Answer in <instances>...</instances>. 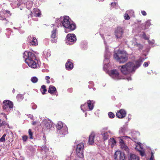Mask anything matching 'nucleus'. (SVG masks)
Returning a JSON list of instances; mask_svg holds the SVG:
<instances>
[{"label":"nucleus","instance_id":"a18cd8bd","mask_svg":"<svg viewBox=\"0 0 160 160\" xmlns=\"http://www.w3.org/2000/svg\"><path fill=\"white\" fill-rule=\"evenodd\" d=\"M137 47H139V48L140 49H142V46L140 44H137Z\"/></svg>","mask_w":160,"mask_h":160},{"label":"nucleus","instance_id":"37998d69","mask_svg":"<svg viewBox=\"0 0 160 160\" xmlns=\"http://www.w3.org/2000/svg\"><path fill=\"white\" fill-rule=\"evenodd\" d=\"M139 152L140 153V154L141 156L143 157L144 156L145 152L144 151H141V150H140Z\"/></svg>","mask_w":160,"mask_h":160},{"label":"nucleus","instance_id":"412c9836","mask_svg":"<svg viewBox=\"0 0 160 160\" xmlns=\"http://www.w3.org/2000/svg\"><path fill=\"white\" fill-rule=\"evenodd\" d=\"M77 156L79 158H82L84 157L83 151L76 150Z\"/></svg>","mask_w":160,"mask_h":160},{"label":"nucleus","instance_id":"4be33fe9","mask_svg":"<svg viewBox=\"0 0 160 160\" xmlns=\"http://www.w3.org/2000/svg\"><path fill=\"white\" fill-rule=\"evenodd\" d=\"M56 89L55 87L53 86L50 85L48 90V92L50 94H53L56 91Z\"/></svg>","mask_w":160,"mask_h":160},{"label":"nucleus","instance_id":"ddd939ff","mask_svg":"<svg viewBox=\"0 0 160 160\" xmlns=\"http://www.w3.org/2000/svg\"><path fill=\"white\" fill-rule=\"evenodd\" d=\"M110 53L108 52L107 49H106L104 55L105 59L104 60V62L105 63V65H107L109 63V58H110Z\"/></svg>","mask_w":160,"mask_h":160},{"label":"nucleus","instance_id":"5701e85b","mask_svg":"<svg viewBox=\"0 0 160 160\" xmlns=\"http://www.w3.org/2000/svg\"><path fill=\"white\" fill-rule=\"evenodd\" d=\"M84 147L83 144L82 143H81L77 145L76 150L83 151Z\"/></svg>","mask_w":160,"mask_h":160},{"label":"nucleus","instance_id":"5fc2aeb1","mask_svg":"<svg viewBox=\"0 0 160 160\" xmlns=\"http://www.w3.org/2000/svg\"><path fill=\"white\" fill-rule=\"evenodd\" d=\"M5 11H6V12H7V13H8V14H10V12L9 11L7 10H6Z\"/></svg>","mask_w":160,"mask_h":160},{"label":"nucleus","instance_id":"13d9d810","mask_svg":"<svg viewBox=\"0 0 160 160\" xmlns=\"http://www.w3.org/2000/svg\"><path fill=\"white\" fill-rule=\"evenodd\" d=\"M50 81L49 80H47V83H50Z\"/></svg>","mask_w":160,"mask_h":160},{"label":"nucleus","instance_id":"7c9ffc66","mask_svg":"<svg viewBox=\"0 0 160 160\" xmlns=\"http://www.w3.org/2000/svg\"><path fill=\"white\" fill-rule=\"evenodd\" d=\"M17 98L18 100L20 101L23 99V97L22 95L19 94L17 95Z\"/></svg>","mask_w":160,"mask_h":160},{"label":"nucleus","instance_id":"4468645a","mask_svg":"<svg viewBox=\"0 0 160 160\" xmlns=\"http://www.w3.org/2000/svg\"><path fill=\"white\" fill-rule=\"evenodd\" d=\"M28 40L32 45L36 46L38 45V42L36 39L34 37H29Z\"/></svg>","mask_w":160,"mask_h":160},{"label":"nucleus","instance_id":"f3484780","mask_svg":"<svg viewBox=\"0 0 160 160\" xmlns=\"http://www.w3.org/2000/svg\"><path fill=\"white\" fill-rule=\"evenodd\" d=\"M69 60L66 63L65 66L67 70H70L73 68V65L72 62L69 61Z\"/></svg>","mask_w":160,"mask_h":160},{"label":"nucleus","instance_id":"4c0bfd02","mask_svg":"<svg viewBox=\"0 0 160 160\" xmlns=\"http://www.w3.org/2000/svg\"><path fill=\"white\" fill-rule=\"evenodd\" d=\"M154 153H153V152H151V156L150 158V160H154Z\"/></svg>","mask_w":160,"mask_h":160},{"label":"nucleus","instance_id":"b1692460","mask_svg":"<svg viewBox=\"0 0 160 160\" xmlns=\"http://www.w3.org/2000/svg\"><path fill=\"white\" fill-rule=\"evenodd\" d=\"M119 142L121 143L122 148L126 151H128V149L127 146H125L123 140L122 139H120Z\"/></svg>","mask_w":160,"mask_h":160},{"label":"nucleus","instance_id":"0eeeda50","mask_svg":"<svg viewBox=\"0 0 160 160\" xmlns=\"http://www.w3.org/2000/svg\"><path fill=\"white\" fill-rule=\"evenodd\" d=\"M114 158L115 160H125V158L124 153L120 151L116 152Z\"/></svg>","mask_w":160,"mask_h":160},{"label":"nucleus","instance_id":"bf43d9fd","mask_svg":"<svg viewBox=\"0 0 160 160\" xmlns=\"http://www.w3.org/2000/svg\"><path fill=\"white\" fill-rule=\"evenodd\" d=\"M83 105H81V109H82V106H83Z\"/></svg>","mask_w":160,"mask_h":160},{"label":"nucleus","instance_id":"864d4df0","mask_svg":"<svg viewBox=\"0 0 160 160\" xmlns=\"http://www.w3.org/2000/svg\"><path fill=\"white\" fill-rule=\"evenodd\" d=\"M36 122H33L32 123V124L33 125H35L36 124Z\"/></svg>","mask_w":160,"mask_h":160},{"label":"nucleus","instance_id":"58836bf2","mask_svg":"<svg viewBox=\"0 0 160 160\" xmlns=\"http://www.w3.org/2000/svg\"><path fill=\"white\" fill-rule=\"evenodd\" d=\"M28 136L26 135L23 136L22 137V140L23 141L26 142L28 139Z\"/></svg>","mask_w":160,"mask_h":160},{"label":"nucleus","instance_id":"680f3d73","mask_svg":"<svg viewBox=\"0 0 160 160\" xmlns=\"http://www.w3.org/2000/svg\"><path fill=\"white\" fill-rule=\"evenodd\" d=\"M127 137L128 138H130V137Z\"/></svg>","mask_w":160,"mask_h":160},{"label":"nucleus","instance_id":"338daca9","mask_svg":"<svg viewBox=\"0 0 160 160\" xmlns=\"http://www.w3.org/2000/svg\"><path fill=\"white\" fill-rule=\"evenodd\" d=\"M52 25L53 26H54V25H53V24H52Z\"/></svg>","mask_w":160,"mask_h":160},{"label":"nucleus","instance_id":"423d86ee","mask_svg":"<svg viewBox=\"0 0 160 160\" xmlns=\"http://www.w3.org/2000/svg\"><path fill=\"white\" fill-rule=\"evenodd\" d=\"M76 41V38L74 34H68L66 37V42L69 45L73 44Z\"/></svg>","mask_w":160,"mask_h":160},{"label":"nucleus","instance_id":"39448f33","mask_svg":"<svg viewBox=\"0 0 160 160\" xmlns=\"http://www.w3.org/2000/svg\"><path fill=\"white\" fill-rule=\"evenodd\" d=\"M13 106V103L11 101L8 100H5L3 101V108L7 112H11L12 110Z\"/></svg>","mask_w":160,"mask_h":160},{"label":"nucleus","instance_id":"f704fd0d","mask_svg":"<svg viewBox=\"0 0 160 160\" xmlns=\"http://www.w3.org/2000/svg\"><path fill=\"white\" fill-rule=\"evenodd\" d=\"M42 150L45 151L46 152H48L49 150L48 148H47L45 145L42 146Z\"/></svg>","mask_w":160,"mask_h":160},{"label":"nucleus","instance_id":"79ce46f5","mask_svg":"<svg viewBox=\"0 0 160 160\" xmlns=\"http://www.w3.org/2000/svg\"><path fill=\"white\" fill-rule=\"evenodd\" d=\"M144 39L146 40H148V37L146 36L144 32H143L142 35Z\"/></svg>","mask_w":160,"mask_h":160},{"label":"nucleus","instance_id":"8fccbe9b","mask_svg":"<svg viewBox=\"0 0 160 160\" xmlns=\"http://www.w3.org/2000/svg\"><path fill=\"white\" fill-rule=\"evenodd\" d=\"M111 5L112 6H114L116 5V3L115 2H112L111 3Z\"/></svg>","mask_w":160,"mask_h":160},{"label":"nucleus","instance_id":"cd10ccee","mask_svg":"<svg viewBox=\"0 0 160 160\" xmlns=\"http://www.w3.org/2000/svg\"><path fill=\"white\" fill-rule=\"evenodd\" d=\"M150 25V23L149 21H147L145 24V26L143 28H142V29L145 30L148 28V27Z\"/></svg>","mask_w":160,"mask_h":160},{"label":"nucleus","instance_id":"1a4fd4ad","mask_svg":"<svg viewBox=\"0 0 160 160\" xmlns=\"http://www.w3.org/2000/svg\"><path fill=\"white\" fill-rule=\"evenodd\" d=\"M123 33V29L120 27H118L115 32L116 37L118 38H121Z\"/></svg>","mask_w":160,"mask_h":160},{"label":"nucleus","instance_id":"de8ad7c7","mask_svg":"<svg viewBox=\"0 0 160 160\" xmlns=\"http://www.w3.org/2000/svg\"><path fill=\"white\" fill-rule=\"evenodd\" d=\"M148 62H145L143 64V66L145 67H148Z\"/></svg>","mask_w":160,"mask_h":160},{"label":"nucleus","instance_id":"473e14b6","mask_svg":"<svg viewBox=\"0 0 160 160\" xmlns=\"http://www.w3.org/2000/svg\"><path fill=\"white\" fill-rule=\"evenodd\" d=\"M7 125V122L5 121H3L2 123L0 122V127L3 126L4 127Z\"/></svg>","mask_w":160,"mask_h":160},{"label":"nucleus","instance_id":"69168bd1","mask_svg":"<svg viewBox=\"0 0 160 160\" xmlns=\"http://www.w3.org/2000/svg\"><path fill=\"white\" fill-rule=\"evenodd\" d=\"M1 13H2V12H1V14H0V15H1Z\"/></svg>","mask_w":160,"mask_h":160},{"label":"nucleus","instance_id":"c03bdc74","mask_svg":"<svg viewBox=\"0 0 160 160\" xmlns=\"http://www.w3.org/2000/svg\"><path fill=\"white\" fill-rule=\"evenodd\" d=\"M0 114L1 115H2L5 118H6V119H7V116L5 113L2 112V113H0Z\"/></svg>","mask_w":160,"mask_h":160},{"label":"nucleus","instance_id":"c756f323","mask_svg":"<svg viewBox=\"0 0 160 160\" xmlns=\"http://www.w3.org/2000/svg\"><path fill=\"white\" fill-rule=\"evenodd\" d=\"M38 78L36 77H33L31 78V81L34 83L37 82L38 81Z\"/></svg>","mask_w":160,"mask_h":160},{"label":"nucleus","instance_id":"9d476101","mask_svg":"<svg viewBox=\"0 0 160 160\" xmlns=\"http://www.w3.org/2000/svg\"><path fill=\"white\" fill-rule=\"evenodd\" d=\"M42 125L44 128L47 130H50L52 127V124L51 122H48L47 120H44L42 123Z\"/></svg>","mask_w":160,"mask_h":160},{"label":"nucleus","instance_id":"72a5a7b5","mask_svg":"<svg viewBox=\"0 0 160 160\" xmlns=\"http://www.w3.org/2000/svg\"><path fill=\"white\" fill-rule=\"evenodd\" d=\"M108 116L109 118H112L114 117L115 115L112 112H109L108 113Z\"/></svg>","mask_w":160,"mask_h":160},{"label":"nucleus","instance_id":"3c124183","mask_svg":"<svg viewBox=\"0 0 160 160\" xmlns=\"http://www.w3.org/2000/svg\"><path fill=\"white\" fill-rule=\"evenodd\" d=\"M50 79V77L48 76H47L45 77V79L46 80H49Z\"/></svg>","mask_w":160,"mask_h":160},{"label":"nucleus","instance_id":"0e129e2a","mask_svg":"<svg viewBox=\"0 0 160 160\" xmlns=\"http://www.w3.org/2000/svg\"><path fill=\"white\" fill-rule=\"evenodd\" d=\"M0 121H1V119H0Z\"/></svg>","mask_w":160,"mask_h":160},{"label":"nucleus","instance_id":"6e6552de","mask_svg":"<svg viewBox=\"0 0 160 160\" xmlns=\"http://www.w3.org/2000/svg\"><path fill=\"white\" fill-rule=\"evenodd\" d=\"M109 74L111 77L115 79L119 80L121 79L119 72L116 69L111 70Z\"/></svg>","mask_w":160,"mask_h":160},{"label":"nucleus","instance_id":"7ed1b4c3","mask_svg":"<svg viewBox=\"0 0 160 160\" xmlns=\"http://www.w3.org/2000/svg\"><path fill=\"white\" fill-rule=\"evenodd\" d=\"M69 17L66 16L65 17L62 18H61L59 19H58L57 21H60L62 26L64 28L72 31L73 30L76 28V25L75 24L70 22L69 20Z\"/></svg>","mask_w":160,"mask_h":160},{"label":"nucleus","instance_id":"c9c22d12","mask_svg":"<svg viewBox=\"0 0 160 160\" xmlns=\"http://www.w3.org/2000/svg\"><path fill=\"white\" fill-rule=\"evenodd\" d=\"M0 20L6 21V22H5L6 24H7L8 22L7 19L6 18H3V17L1 15L0 16Z\"/></svg>","mask_w":160,"mask_h":160},{"label":"nucleus","instance_id":"ea45409f","mask_svg":"<svg viewBox=\"0 0 160 160\" xmlns=\"http://www.w3.org/2000/svg\"><path fill=\"white\" fill-rule=\"evenodd\" d=\"M124 129L123 128H120V130H119V133L122 134L123 133L124 131Z\"/></svg>","mask_w":160,"mask_h":160},{"label":"nucleus","instance_id":"a878e982","mask_svg":"<svg viewBox=\"0 0 160 160\" xmlns=\"http://www.w3.org/2000/svg\"><path fill=\"white\" fill-rule=\"evenodd\" d=\"M40 90L42 94H45V92L47 91V90L46 89V87L44 85H43L41 86Z\"/></svg>","mask_w":160,"mask_h":160},{"label":"nucleus","instance_id":"c85d7f7f","mask_svg":"<svg viewBox=\"0 0 160 160\" xmlns=\"http://www.w3.org/2000/svg\"><path fill=\"white\" fill-rule=\"evenodd\" d=\"M34 11L36 12H37V13L36 12L35 13L34 16L36 17H40L41 15V12L39 11V10L37 9L34 10Z\"/></svg>","mask_w":160,"mask_h":160},{"label":"nucleus","instance_id":"49530a36","mask_svg":"<svg viewBox=\"0 0 160 160\" xmlns=\"http://www.w3.org/2000/svg\"><path fill=\"white\" fill-rule=\"evenodd\" d=\"M142 14L144 16L146 15V13L144 11H143L141 12Z\"/></svg>","mask_w":160,"mask_h":160},{"label":"nucleus","instance_id":"e433bc0d","mask_svg":"<svg viewBox=\"0 0 160 160\" xmlns=\"http://www.w3.org/2000/svg\"><path fill=\"white\" fill-rule=\"evenodd\" d=\"M28 133L30 136V138L32 139L33 138L32 135L33 133L32 132L31 130L29 129L28 130Z\"/></svg>","mask_w":160,"mask_h":160},{"label":"nucleus","instance_id":"4d7b16f0","mask_svg":"<svg viewBox=\"0 0 160 160\" xmlns=\"http://www.w3.org/2000/svg\"><path fill=\"white\" fill-rule=\"evenodd\" d=\"M20 6V3H18L17 4L18 8H19Z\"/></svg>","mask_w":160,"mask_h":160},{"label":"nucleus","instance_id":"09e8293b","mask_svg":"<svg viewBox=\"0 0 160 160\" xmlns=\"http://www.w3.org/2000/svg\"><path fill=\"white\" fill-rule=\"evenodd\" d=\"M32 12H31L28 15V18H29V17H32Z\"/></svg>","mask_w":160,"mask_h":160},{"label":"nucleus","instance_id":"2f4dec72","mask_svg":"<svg viewBox=\"0 0 160 160\" xmlns=\"http://www.w3.org/2000/svg\"><path fill=\"white\" fill-rule=\"evenodd\" d=\"M7 135L6 133H4L2 137L0 139V141L1 142H4L5 141V137Z\"/></svg>","mask_w":160,"mask_h":160},{"label":"nucleus","instance_id":"6e6d98bb","mask_svg":"<svg viewBox=\"0 0 160 160\" xmlns=\"http://www.w3.org/2000/svg\"><path fill=\"white\" fill-rule=\"evenodd\" d=\"M108 129V127H106V128H103V129L104 130H107Z\"/></svg>","mask_w":160,"mask_h":160},{"label":"nucleus","instance_id":"f257e3e1","mask_svg":"<svg viewBox=\"0 0 160 160\" xmlns=\"http://www.w3.org/2000/svg\"><path fill=\"white\" fill-rule=\"evenodd\" d=\"M23 58L25 62L32 68H35L37 67V62L36 56L32 52L28 51H25L23 53Z\"/></svg>","mask_w":160,"mask_h":160},{"label":"nucleus","instance_id":"6ab92c4d","mask_svg":"<svg viewBox=\"0 0 160 160\" xmlns=\"http://www.w3.org/2000/svg\"><path fill=\"white\" fill-rule=\"evenodd\" d=\"M142 62L143 61L141 58H139L138 60L135 62V70L141 66Z\"/></svg>","mask_w":160,"mask_h":160},{"label":"nucleus","instance_id":"bb28decb","mask_svg":"<svg viewBox=\"0 0 160 160\" xmlns=\"http://www.w3.org/2000/svg\"><path fill=\"white\" fill-rule=\"evenodd\" d=\"M110 142L112 144L111 145V147L113 148L116 144V141L114 138H111L110 139Z\"/></svg>","mask_w":160,"mask_h":160},{"label":"nucleus","instance_id":"aec40b11","mask_svg":"<svg viewBox=\"0 0 160 160\" xmlns=\"http://www.w3.org/2000/svg\"><path fill=\"white\" fill-rule=\"evenodd\" d=\"M94 102L92 100H88L87 101V104L90 110H92L93 108Z\"/></svg>","mask_w":160,"mask_h":160},{"label":"nucleus","instance_id":"dca6fc26","mask_svg":"<svg viewBox=\"0 0 160 160\" xmlns=\"http://www.w3.org/2000/svg\"><path fill=\"white\" fill-rule=\"evenodd\" d=\"M58 132L60 135H62L63 136L65 135L68 133L67 128L64 127L61 130L58 131Z\"/></svg>","mask_w":160,"mask_h":160},{"label":"nucleus","instance_id":"393cba45","mask_svg":"<svg viewBox=\"0 0 160 160\" xmlns=\"http://www.w3.org/2000/svg\"><path fill=\"white\" fill-rule=\"evenodd\" d=\"M63 127V124L61 121H59L58 122L57 125V128L58 131L61 129Z\"/></svg>","mask_w":160,"mask_h":160},{"label":"nucleus","instance_id":"603ef678","mask_svg":"<svg viewBox=\"0 0 160 160\" xmlns=\"http://www.w3.org/2000/svg\"><path fill=\"white\" fill-rule=\"evenodd\" d=\"M127 79L128 81L130 80H131V77H129L127 78Z\"/></svg>","mask_w":160,"mask_h":160},{"label":"nucleus","instance_id":"a211bd4d","mask_svg":"<svg viewBox=\"0 0 160 160\" xmlns=\"http://www.w3.org/2000/svg\"><path fill=\"white\" fill-rule=\"evenodd\" d=\"M95 136L94 133L92 132L89 136V138L88 142L89 144L92 145L94 143V139Z\"/></svg>","mask_w":160,"mask_h":160},{"label":"nucleus","instance_id":"f8f14e48","mask_svg":"<svg viewBox=\"0 0 160 160\" xmlns=\"http://www.w3.org/2000/svg\"><path fill=\"white\" fill-rule=\"evenodd\" d=\"M126 112L123 109H121L118 111L116 113V116L119 118H122L125 117Z\"/></svg>","mask_w":160,"mask_h":160},{"label":"nucleus","instance_id":"052dcab7","mask_svg":"<svg viewBox=\"0 0 160 160\" xmlns=\"http://www.w3.org/2000/svg\"><path fill=\"white\" fill-rule=\"evenodd\" d=\"M15 91V90L14 89H13L12 90V92H14Z\"/></svg>","mask_w":160,"mask_h":160},{"label":"nucleus","instance_id":"f03ea898","mask_svg":"<svg viewBox=\"0 0 160 160\" xmlns=\"http://www.w3.org/2000/svg\"><path fill=\"white\" fill-rule=\"evenodd\" d=\"M119 68L123 74L128 75L135 72V65L132 62H129L124 65L120 66Z\"/></svg>","mask_w":160,"mask_h":160},{"label":"nucleus","instance_id":"2eb2a0df","mask_svg":"<svg viewBox=\"0 0 160 160\" xmlns=\"http://www.w3.org/2000/svg\"><path fill=\"white\" fill-rule=\"evenodd\" d=\"M111 132L110 131L108 132H102L101 134L102 136V138L104 141L107 140L109 138V135L111 134Z\"/></svg>","mask_w":160,"mask_h":160},{"label":"nucleus","instance_id":"a19ab883","mask_svg":"<svg viewBox=\"0 0 160 160\" xmlns=\"http://www.w3.org/2000/svg\"><path fill=\"white\" fill-rule=\"evenodd\" d=\"M124 17V18L126 20H128L130 19V17H129V16L127 13L125 14Z\"/></svg>","mask_w":160,"mask_h":160},{"label":"nucleus","instance_id":"20e7f679","mask_svg":"<svg viewBox=\"0 0 160 160\" xmlns=\"http://www.w3.org/2000/svg\"><path fill=\"white\" fill-rule=\"evenodd\" d=\"M113 57L119 63H124L128 59L127 55L125 53H123L122 51L115 53L113 55Z\"/></svg>","mask_w":160,"mask_h":160},{"label":"nucleus","instance_id":"9b49d317","mask_svg":"<svg viewBox=\"0 0 160 160\" xmlns=\"http://www.w3.org/2000/svg\"><path fill=\"white\" fill-rule=\"evenodd\" d=\"M51 41L52 43H56L57 42V37L56 29H53L52 32Z\"/></svg>","mask_w":160,"mask_h":160},{"label":"nucleus","instance_id":"e2e57ef3","mask_svg":"<svg viewBox=\"0 0 160 160\" xmlns=\"http://www.w3.org/2000/svg\"><path fill=\"white\" fill-rule=\"evenodd\" d=\"M20 8V9L21 10H22V8Z\"/></svg>","mask_w":160,"mask_h":160}]
</instances>
